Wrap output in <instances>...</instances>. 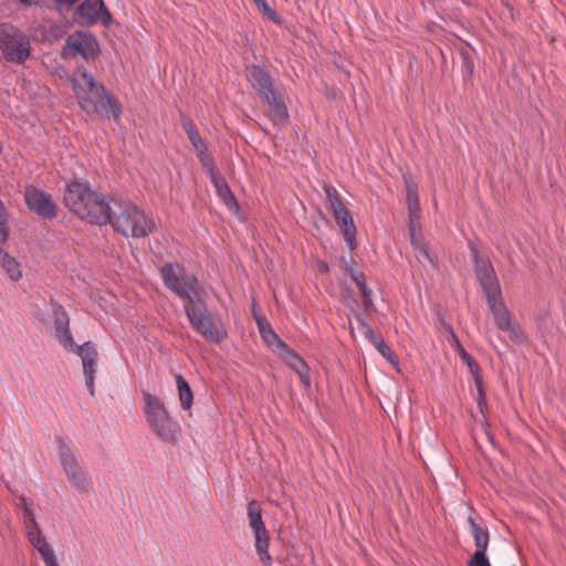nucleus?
<instances>
[{"label": "nucleus", "mask_w": 566, "mask_h": 566, "mask_svg": "<svg viewBox=\"0 0 566 566\" xmlns=\"http://www.w3.org/2000/svg\"><path fill=\"white\" fill-rule=\"evenodd\" d=\"M65 207L80 219L97 226L109 220V201L87 181L72 180L64 191Z\"/></svg>", "instance_id": "f257e3e1"}, {"label": "nucleus", "mask_w": 566, "mask_h": 566, "mask_svg": "<svg viewBox=\"0 0 566 566\" xmlns=\"http://www.w3.org/2000/svg\"><path fill=\"white\" fill-rule=\"evenodd\" d=\"M73 90L80 107L86 114H105L114 120L119 119L120 104L86 70L81 71L78 76L73 78Z\"/></svg>", "instance_id": "f03ea898"}, {"label": "nucleus", "mask_w": 566, "mask_h": 566, "mask_svg": "<svg viewBox=\"0 0 566 566\" xmlns=\"http://www.w3.org/2000/svg\"><path fill=\"white\" fill-rule=\"evenodd\" d=\"M113 229L125 238H145L155 230V222L133 202L126 201L117 205V209L109 208V220Z\"/></svg>", "instance_id": "7ed1b4c3"}, {"label": "nucleus", "mask_w": 566, "mask_h": 566, "mask_svg": "<svg viewBox=\"0 0 566 566\" xmlns=\"http://www.w3.org/2000/svg\"><path fill=\"white\" fill-rule=\"evenodd\" d=\"M143 412L146 422L160 440L166 443L178 441L180 429L159 397L144 391Z\"/></svg>", "instance_id": "20e7f679"}, {"label": "nucleus", "mask_w": 566, "mask_h": 566, "mask_svg": "<svg viewBox=\"0 0 566 566\" xmlns=\"http://www.w3.org/2000/svg\"><path fill=\"white\" fill-rule=\"evenodd\" d=\"M245 77L258 90L262 101L270 106L275 119L285 122L289 118V112L273 87V80L270 73L261 66L250 65L245 69Z\"/></svg>", "instance_id": "39448f33"}, {"label": "nucleus", "mask_w": 566, "mask_h": 566, "mask_svg": "<svg viewBox=\"0 0 566 566\" xmlns=\"http://www.w3.org/2000/svg\"><path fill=\"white\" fill-rule=\"evenodd\" d=\"M164 285L180 298L193 302L197 295L198 280L186 272L179 263H166L159 270Z\"/></svg>", "instance_id": "423d86ee"}, {"label": "nucleus", "mask_w": 566, "mask_h": 566, "mask_svg": "<svg viewBox=\"0 0 566 566\" xmlns=\"http://www.w3.org/2000/svg\"><path fill=\"white\" fill-rule=\"evenodd\" d=\"M0 50L4 59L17 64L24 63L31 54V43L27 34L11 24L0 27Z\"/></svg>", "instance_id": "0eeeda50"}, {"label": "nucleus", "mask_w": 566, "mask_h": 566, "mask_svg": "<svg viewBox=\"0 0 566 566\" xmlns=\"http://www.w3.org/2000/svg\"><path fill=\"white\" fill-rule=\"evenodd\" d=\"M185 313L192 328L207 340L219 344L228 337V332L223 324L220 321L212 319L203 310L197 307L193 302L185 306Z\"/></svg>", "instance_id": "6e6552de"}, {"label": "nucleus", "mask_w": 566, "mask_h": 566, "mask_svg": "<svg viewBox=\"0 0 566 566\" xmlns=\"http://www.w3.org/2000/svg\"><path fill=\"white\" fill-rule=\"evenodd\" d=\"M324 190L329 201L336 223L342 229L346 244L349 250H355L357 247V229L349 210L342 202L335 187L325 185Z\"/></svg>", "instance_id": "1a4fd4ad"}, {"label": "nucleus", "mask_w": 566, "mask_h": 566, "mask_svg": "<svg viewBox=\"0 0 566 566\" xmlns=\"http://www.w3.org/2000/svg\"><path fill=\"white\" fill-rule=\"evenodd\" d=\"M99 54V44L96 38L84 31H76L70 34L62 48L61 56L64 60H72L82 56L84 60H94Z\"/></svg>", "instance_id": "9d476101"}, {"label": "nucleus", "mask_w": 566, "mask_h": 566, "mask_svg": "<svg viewBox=\"0 0 566 566\" xmlns=\"http://www.w3.org/2000/svg\"><path fill=\"white\" fill-rule=\"evenodd\" d=\"M249 525L255 539V549L264 566H271L272 557L269 552L270 535L262 520V509L258 501L252 500L248 504Z\"/></svg>", "instance_id": "9b49d317"}, {"label": "nucleus", "mask_w": 566, "mask_h": 566, "mask_svg": "<svg viewBox=\"0 0 566 566\" xmlns=\"http://www.w3.org/2000/svg\"><path fill=\"white\" fill-rule=\"evenodd\" d=\"M59 458L69 481L78 491H87L92 485L91 479L74 452H72V450L69 449L65 444H61L59 450Z\"/></svg>", "instance_id": "f8f14e48"}, {"label": "nucleus", "mask_w": 566, "mask_h": 566, "mask_svg": "<svg viewBox=\"0 0 566 566\" xmlns=\"http://www.w3.org/2000/svg\"><path fill=\"white\" fill-rule=\"evenodd\" d=\"M74 19L81 25L101 22L107 27L112 22V14L103 0H85L76 8Z\"/></svg>", "instance_id": "ddd939ff"}, {"label": "nucleus", "mask_w": 566, "mask_h": 566, "mask_svg": "<svg viewBox=\"0 0 566 566\" xmlns=\"http://www.w3.org/2000/svg\"><path fill=\"white\" fill-rule=\"evenodd\" d=\"M24 199L28 208L44 219H54L57 207L51 196L44 191L29 186L25 188Z\"/></svg>", "instance_id": "4468645a"}, {"label": "nucleus", "mask_w": 566, "mask_h": 566, "mask_svg": "<svg viewBox=\"0 0 566 566\" xmlns=\"http://www.w3.org/2000/svg\"><path fill=\"white\" fill-rule=\"evenodd\" d=\"M17 507L22 514L27 536L33 548L36 549L38 547L49 544L46 537L42 534V531L35 521V515L31 505L24 497H20L18 500Z\"/></svg>", "instance_id": "2eb2a0df"}, {"label": "nucleus", "mask_w": 566, "mask_h": 566, "mask_svg": "<svg viewBox=\"0 0 566 566\" xmlns=\"http://www.w3.org/2000/svg\"><path fill=\"white\" fill-rule=\"evenodd\" d=\"M67 349L73 350L75 354H77L81 357L82 365H83V371L86 377V387H87L91 396H94V380H95V373H96V366H97V359H98L97 350L90 342H86L82 345H76L74 343V346L69 347Z\"/></svg>", "instance_id": "dca6fc26"}, {"label": "nucleus", "mask_w": 566, "mask_h": 566, "mask_svg": "<svg viewBox=\"0 0 566 566\" xmlns=\"http://www.w3.org/2000/svg\"><path fill=\"white\" fill-rule=\"evenodd\" d=\"M259 332L263 339V342L275 352H277L283 359H289L292 357L295 359L302 367H305V361L302 357H300L292 348H290L273 331V328L269 324H264L263 321L255 315Z\"/></svg>", "instance_id": "f3484780"}, {"label": "nucleus", "mask_w": 566, "mask_h": 566, "mask_svg": "<svg viewBox=\"0 0 566 566\" xmlns=\"http://www.w3.org/2000/svg\"><path fill=\"white\" fill-rule=\"evenodd\" d=\"M475 272L485 293L486 298L501 294L499 281L494 269L489 261L480 260L478 252L473 251Z\"/></svg>", "instance_id": "a211bd4d"}, {"label": "nucleus", "mask_w": 566, "mask_h": 566, "mask_svg": "<svg viewBox=\"0 0 566 566\" xmlns=\"http://www.w3.org/2000/svg\"><path fill=\"white\" fill-rule=\"evenodd\" d=\"M471 532L474 538L476 551L472 558L469 560L468 566H491L490 560L486 556V549L489 545V533L483 530L472 516L468 520Z\"/></svg>", "instance_id": "6ab92c4d"}, {"label": "nucleus", "mask_w": 566, "mask_h": 566, "mask_svg": "<svg viewBox=\"0 0 566 566\" xmlns=\"http://www.w3.org/2000/svg\"><path fill=\"white\" fill-rule=\"evenodd\" d=\"M54 314V336L57 342L67 349L74 346V339L70 332V318L63 306L56 305L53 308Z\"/></svg>", "instance_id": "aec40b11"}, {"label": "nucleus", "mask_w": 566, "mask_h": 566, "mask_svg": "<svg viewBox=\"0 0 566 566\" xmlns=\"http://www.w3.org/2000/svg\"><path fill=\"white\" fill-rule=\"evenodd\" d=\"M490 311L493 314L495 324L499 329L504 332L515 333V328L512 325V316L505 306L501 294L494 295L486 298Z\"/></svg>", "instance_id": "412c9836"}, {"label": "nucleus", "mask_w": 566, "mask_h": 566, "mask_svg": "<svg viewBox=\"0 0 566 566\" xmlns=\"http://www.w3.org/2000/svg\"><path fill=\"white\" fill-rule=\"evenodd\" d=\"M210 180L216 189L218 197L227 206V208L230 210H238L239 203H238L232 190L230 189L228 181L219 172L218 169H211Z\"/></svg>", "instance_id": "4be33fe9"}, {"label": "nucleus", "mask_w": 566, "mask_h": 566, "mask_svg": "<svg viewBox=\"0 0 566 566\" xmlns=\"http://www.w3.org/2000/svg\"><path fill=\"white\" fill-rule=\"evenodd\" d=\"M461 359L468 366V368L474 379V384L476 386L478 394H479L478 403H479V406H481V403L485 401V390L483 387V376H482V370L480 368V365L469 353H463V356Z\"/></svg>", "instance_id": "5701e85b"}, {"label": "nucleus", "mask_w": 566, "mask_h": 566, "mask_svg": "<svg viewBox=\"0 0 566 566\" xmlns=\"http://www.w3.org/2000/svg\"><path fill=\"white\" fill-rule=\"evenodd\" d=\"M406 181V200L409 210V217L411 221H415L419 218L420 212V201L418 195L417 185L408 178H405Z\"/></svg>", "instance_id": "b1692460"}, {"label": "nucleus", "mask_w": 566, "mask_h": 566, "mask_svg": "<svg viewBox=\"0 0 566 566\" xmlns=\"http://www.w3.org/2000/svg\"><path fill=\"white\" fill-rule=\"evenodd\" d=\"M176 387L181 408L190 410L193 405V392L189 382L180 374L176 375Z\"/></svg>", "instance_id": "393cba45"}, {"label": "nucleus", "mask_w": 566, "mask_h": 566, "mask_svg": "<svg viewBox=\"0 0 566 566\" xmlns=\"http://www.w3.org/2000/svg\"><path fill=\"white\" fill-rule=\"evenodd\" d=\"M181 122H182V128L186 132V134L189 138V142L191 143L195 150L202 151V149H206L207 146H206L203 139L201 138L199 130L197 129L192 119L189 118L188 116H182Z\"/></svg>", "instance_id": "a878e982"}, {"label": "nucleus", "mask_w": 566, "mask_h": 566, "mask_svg": "<svg viewBox=\"0 0 566 566\" xmlns=\"http://www.w3.org/2000/svg\"><path fill=\"white\" fill-rule=\"evenodd\" d=\"M0 264L2 269L7 272L11 280L18 281L21 279L22 273L20 269V264L17 260L10 256L0 248Z\"/></svg>", "instance_id": "bb28decb"}, {"label": "nucleus", "mask_w": 566, "mask_h": 566, "mask_svg": "<svg viewBox=\"0 0 566 566\" xmlns=\"http://www.w3.org/2000/svg\"><path fill=\"white\" fill-rule=\"evenodd\" d=\"M373 345L379 352V354L386 358L392 366L396 368L399 367V360L394 352V349L386 344L381 336H373Z\"/></svg>", "instance_id": "cd10ccee"}, {"label": "nucleus", "mask_w": 566, "mask_h": 566, "mask_svg": "<svg viewBox=\"0 0 566 566\" xmlns=\"http://www.w3.org/2000/svg\"><path fill=\"white\" fill-rule=\"evenodd\" d=\"M411 242L413 248L418 250L426 260H428L432 265H436V262L431 258L429 250L424 244L422 238L420 235H417L413 229H411Z\"/></svg>", "instance_id": "c85d7f7f"}, {"label": "nucleus", "mask_w": 566, "mask_h": 566, "mask_svg": "<svg viewBox=\"0 0 566 566\" xmlns=\"http://www.w3.org/2000/svg\"><path fill=\"white\" fill-rule=\"evenodd\" d=\"M352 280L356 283L357 287L360 290L364 298L367 301L371 296V291L367 286L366 277L360 271H352Z\"/></svg>", "instance_id": "c756f323"}, {"label": "nucleus", "mask_w": 566, "mask_h": 566, "mask_svg": "<svg viewBox=\"0 0 566 566\" xmlns=\"http://www.w3.org/2000/svg\"><path fill=\"white\" fill-rule=\"evenodd\" d=\"M36 551L41 555L45 566H59L55 554L50 544L38 547Z\"/></svg>", "instance_id": "7c9ffc66"}, {"label": "nucleus", "mask_w": 566, "mask_h": 566, "mask_svg": "<svg viewBox=\"0 0 566 566\" xmlns=\"http://www.w3.org/2000/svg\"><path fill=\"white\" fill-rule=\"evenodd\" d=\"M255 6L262 12V14L264 17H266L269 20H271L277 24L281 23V18L279 17V14L276 13V11L274 9L269 7V4L266 3L265 0L259 1L258 3H255Z\"/></svg>", "instance_id": "2f4dec72"}, {"label": "nucleus", "mask_w": 566, "mask_h": 566, "mask_svg": "<svg viewBox=\"0 0 566 566\" xmlns=\"http://www.w3.org/2000/svg\"><path fill=\"white\" fill-rule=\"evenodd\" d=\"M255 6L262 12V14L264 17H266L269 20H271L277 24L281 23V18L279 17V14L276 13V11L274 9L269 7V4L266 3L265 0L259 1L258 3H255Z\"/></svg>", "instance_id": "473e14b6"}, {"label": "nucleus", "mask_w": 566, "mask_h": 566, "mask_svg": "<svg viewBox=\"0 0 566 566\" xmlns=\"http://www.w3.org/2000/svg\"><path fill=\"white\" fill-rule=\"evenodd\" d=\"M198 158L202 165V167L206 169L207 174L210 176L211 169H217L213 165L212 157L208 154V149H202V151H197Z\"/></svg>", "instance_id": "72a5a7b5"}, {"label": "nucleus", "mask_w": 566, "mask_h": 566, "mask_svg": "<svg viewBox=\"0 0 566 566\" xmlns=\"http://www.w3.org/2000/svg\"><path fill=\"white\" fill-rule=\"evenodd\" d=\"M289 365L295 369L301 377H303L304 375H306L307 373V366L305 365V367H302V365H300L295 359H293L292 357H289V359H285Z\"/></svg>", "instance_id": "f704fd0d"}, {"label": "nucleus", "mask_w": 566, "mask_h": 566, "mask_svg": "<svg viewBox=\"0 0 566 566\" xmlns=\"http://www.w3.org/2000/svg\"><path fill=\"white\" fill-rule=\"evenodd\" d=\"M452 346L455 348V350L458 352L459 356L462 358L463 356V353H468L465 350V348L462 346V344L460 343L459 338L457 337L455 334L452 333Z\"/></svg>", "instance_id": "c9c22d12"}, {"label": "nucleus", "mask_w": 566, "mask_h": 566, "mask_svg": "<svg viewBox=\"0 0 566 566\" xmlns=\"http://www.w3.org/2000/svg\"><path fill=\"white\" fill-rule=\"evenodd\" d=\"M452 346L455 348V350L458 352L459 356L462 358L463 356V353H468L465 350V348L462 346V344L460 343L459 338L457 337L455 334L452 333Z\"/></svg>", "instance_id": "e433bc0d"}, {"label": "nucleus", "mask_w": 566, "mask_h": 566, "mask_svg": "<svg viewBox=\"0 0 566 566\" xmlns=\"http://www.w3.org/2000/svg\"><path fill=\"white\" fill-rule=\"evenodd\" d=\"M53 1L59 6V8H61L62 6L72 7L80 0H53Z\"/></svg>", "instance_id": "4c0bfd02"}, {"label": "nucleus", "mask_w": 566, "mask_h": 566, "mask_svg": "<svg viewBox=\"0 0 566 566\" xmlns=\"http://www.w3.org/2000/svg\"><path fill=\"white\" fill-rule=\"evenodd\" d=\"M366 337L369 339V342L373 344V336H377L373 329L367 328L365 332Z\"/></svg>", "instance_id": "58836bf2"}, {"label": "nucleus", "mask_w": 566, "mask_h": 566, "mask_svg": "<svg viewBox=\"0 0 566 566\" xmlns=\"http://www.w3.org/2000/svg\"><path fill=\"white\" fill-rule=\"evenodd\" d=\"M319 270H321L322 272H324V273H327L329 269H328V265H327L325 262H322V263L319 264Z\"/></svg>", "instance_id": "ea45409f"}, {"label": "nucleus", "mask_w": 566, "mask_h": 566, "mask_svg": "<svg viewBox=\"0 0 566 566\" xmlns=\"http://www.w3.org/2000/svg\"><path fill=\"white\" fill-rule=\"evenodd\" d=\"M20 2L27 6H31L34 3L32 0H20Z\"/></svg>", "instance_id": "a19ab883"}]
</instances>
